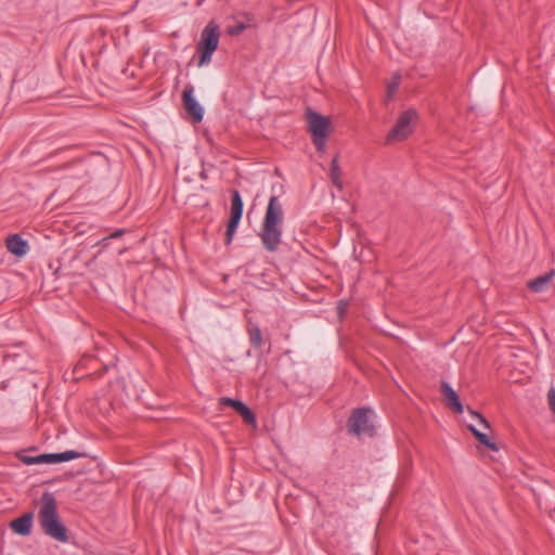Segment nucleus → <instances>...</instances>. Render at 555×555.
Here are the masks:
<instances>
[{"label":"nucleus","mask_w":555,"mask_h":555,"mask_svg":"<svg viewBox=\"0 0 555 555\" xmlns=\"http://www.w3.org/2000/svg\"><path fill=\"white\" fill-rule=\"evenodd\" d=\"M87 456L83 452H77L74 450H67L65 452L60 453H44V460L46 464H55V463H62L67 462L72 460H76L79 457Z\"/></svg>","instance_id":"obj_13"},{"label":"nucleus","mask_w":555,"mask_h":555,"mask_svg":"<svg viewBox=\"0 0 555 555\" xmlns=\"http://www.w3.org/2000/svg\"><path fill=\"white\" fill-rule=\"evenodd\" d=\"M554 274H555L554 270L545 272L544 274L529 281L528 287L534 293L544 292L548 287Z\"/></svg>","instance_id":"obj_14"},{"label":"nucleus","mask_w":555,"mask_h":555,"mask_svg":"<svg viewBox=\"0 0 555 555\" xmlns=\"http://www.w3.org/2000/svg\"><path fill=\"white\" fill-rule=\"evenodd\" d=\"M416 117L417 113L414 109H406L402 112L387 134V143L406 139L412 133L411 122L415 120Z\"/></svg>","instance_id":"obj_6"},{"label":"nucleus","mask_w":555,"mask_h":555,"mask_svg":"<svg viewBox=\"0 0 555 555\" xmlns=\"http://www.w3.org/2000/svg\"><path fill=\"white\" fill-rule=\"evenodd\" d=\"M219 403L223 406L232 408L247 425H256L255 413L243 401L230 397H221Z\"/></svg>","instance_id":"obj_9"},{"label":"nucleus","mask_w":555,"mask_h":555,"mask_svg":"<svg viewBox=\"0 0 555 555\" xmlns=\"http://www.w3.org/2000/svg\"><path fill=\"white\" fill-rule=\"evenodd\" d=\"M220 40L219 25L210 21L202 30L201 38L196 47L198 54L197 66H204L211 62L214 52L217 50Z\"/></svg>","instance_id":"obj_3"},{"label":"nucleus","mask_w":555,"mask_h":555,"mask_svg":"<svg viewBox=\"0 0 555 555\" xmlns=\"http://www.w3.org/2000/svg\"><path fill=\"white\" fill-rule=\"evenodd\" d=\"M246 28L245 24H237L231 28H229L228 33L230 35H238Z\"/></svg>","instance_id":"obj_25"},{"label":"nucleus","mask_w":555,"mask_h":555,"mask_svg":"<svg viewBox=\"0 0 555 555\" xmlns=\"http://www.w3.org/2000/svg\"><path fill=\"white\" fill-rule=\"evenodd\" d=\"M338 310L340 315L345 313V308L341 305L338 306Z\"/></svg>","instance_id":"obj_26"},{"label":"nucleus","mask_w":555,"mask_h":555,"mask_svg":"<svg viewBox=\"0 0 555 555\" xmlns=\"http://www.w3.org/2000/svg\"><path fill=\"white\" fill-rule=\"evenodd\" d=\"M7 248L13 255L23 257L28 251V244L20 234H13L7 238Z\"/></svg>","instance_id":"obj_12"},{"label":"nucleus","mask_w":555,"mask_h":555,"mask_svg":"<svg viewBox=\"0 0 555 555\" xmlns=\"http://www.w3.org/2000/svg\"><path fill=\"white\" fill-rule=\"evenodd\" d=\"M399 83H400V76L397 75L393 77V80L387 86L388 98H391L393 95V93L397 91V89L399 87Z\"/></svg>","instance_id":"obj_21"},{"label":"nucleus","mask_w":555,"mask_h":555,"mask_svg":"<svg viewBox=\"0 0 555 555\" xmlns=\"http://www.w3.org/2000/svg\"><path fill=\"white\" fill-rule=\"evenodd\" d=\"M124 233H125L124 229H118V230L114 231L112 234H109L108 236L104 237L101 241V243L105 246L107 241H109L112 238H118V237L122 236Z\"/></svg>","instance_id":"obj_24"},{"label":"nucleus","mask_w":555,"mask_h":555,"mask_svg":"<svg viewBox=\"0 0 555 555\" xmlns=\"http://www.w3.org/2000/svg\"><path fill=\"white\" fill-rule=\"evenodd\" d=\"M34 514L25 513L10 522V528L18 535L27 537L31 533Z\"/></svg>","instance_id":"obj_10"},{"label":"nucleus","mask_w":555,"mask_h":555,"mask_svg":"<svg viewBox=\"0 0 555 555\" xmlns=\"http://www.w3.org/2000/svg\"><path fill=\"white\" fill-rule=\"evenodd\" d=\"M311 139L317 149V152L323 153L325 151L327 137H311Z\"/></svg>","instance_id":"obj_20"},{"label":"nucleus","mask_w":555,"mask_h":555,"mask_svg":"<svg viewBox=\"0 0 555 555\" xmlns=\"http://www.w3.org/2000/svg\"><path fill=\"white\" fill-rule=\"evenodd\" d=\"M307 118L311 137H328L331 132V120L327 117L308 109Z\"/></svg>","instance_id":"obj_8"},{"label":"nucleus","mask_w":555,"mask_h":555,"mask_svg":"<svg viewBox=\"0 0 555 555\" xmlns=\"http://www.w3.org/2000/svg\"><path fill=\"white\" fill-rule=\"evenodd\" d=\"M38 519L42 531L52 539L66 543L69 540L67 528L60 519L57 505L54 495L44 492L41 496V507Z\"/></svg>","instance_id":"obj_2"},{"label":"nucleus","mask_w":555,"mask_h":555,"mask_svg":"<svg viewBox=\"0 0 555 555\" xmlns=\"http://www.w3.org/2000/svg\"><path fill=\"white\" fill-rule=\"evenodd\" d=\"M244 211V203L237 190L231 191V210L225 230V245H230L238 228Z\"/></svg>","instance_id":"obj_5"},{"label":"nucleus","mask_w":555,"mask_h":555,"mask_svg":"<svg viewBox=\"0 0 555 555\" xmlns=\"http://www.w3.org/2000/svg\"><path fill=\"white\" fill-rule=\"evenodd\" d=\"M284 210L282 203L276 195L269 199L264 217L258 236L263 248L269 253H275L281 243L283 234Z\"/></svg>","instance_id":"obj_1"},{"label":"nucleus","mask_w":555,"mask_h":555,"mask_svg":"<svg viewBox=\"0 0 555 555\" xmlns=\"http://www.w3.org/2000/svg\"><path fill=\"white\" fill-rule=\"evenodd\" d=\"M548 408L555 415V387H551L547 393Z\"/></svg>","instance_id":"obj_23"},{"label":"nucleus","mask_w":555,"mask_h":555,"mask_svg":"<svg viewBox=\"0 0 555 555\" xmlns=\"http://www.w3.org/2000/svg\"><path fill=\"white\" fill-rule=\"evenodd\" d=\"M468 429L473 433L474 437L483 446H486L488 449L492 451H498V446L491 441V439L488 437V435L479 431L474 426L469 425Z\"/></svg>","instance_id":"obj_18"},{"label":"nucleus","mask_w":555,"mask_h":555,"mask_svg":"<svg viewBox=\"0 0 555 555\" xmlns=\"http://www.w3.org/2000/svg\"><path fill=\"white\" fill-rule=\"evenodd\" d=\"M468 429L473 433L474 437L483 446H486L488 449L492 451H498V446L491 441V439L488 437V435L479 431L474 426L469 425Z\"/></svg>","instance_id":"obj_17"},{"label":"nucleus","mask_w":555,"mask_h":555,"mask_svg":"<svg viewBox=\"0 0 555 555\" xmlns=\"http://www.w3.org/2000/svg\"><path fill=\"white\" fill-rule=\"evenodd\" d=\"M20 460L26 465L46 464L44 454H40L37 456L21 455Z\"/></svg>","instance_id":"obj_19"},{"label":"nucleus","mask_w":555,"mask_h":555,"mask_svg":"<svg viewBox=\"0 0 555 555\" xmlns=\"http://www.w3.org/2000/svg\"><path fill=\"white\" fill-rule=\"evenodd\" d=\"M341 169L338 164V154L331 162L330 178L332 183L338 189L343 190Z\"/></svg>","instance_id":"obj_16"},{"label":"nucleus","mask_w":555,"mask_h":555,"mask_svg":"<svg viewBox=\"0 0 555 555\" xmlns=\"http://www.w3.org/2000/svg\"><path fill=\"white\" fill-rule=\"evenodd\" d=\"M373 414V410L366 406L354 409L347 422L348 433L358 438H373L376 435V429L372 422Z\"/></svg>","instance_id":"obj_4"},{"label":"nucleus","mask_w":555,"mask_h":555,"mask_svg":"<svg viewBox=\"0 0 555 555\" xmlns=\"http://www.w3.org/2000/svg\"><path fill=\"white\" fill-rule=\"evenodd\" d=\"M440 390H441V393L444 396V398L448 401V406L455 413H459V414L462 413L463 404L461 403L459 395L451 387V385L449 383L442 380L440 384Z\"/></svg>","instance_id":"obj_11"},{"label":"nucleus","mask_w":555,"mask_h":555,"mask_svg":"<svg viewBox=\"0 0 555 555\" xmlns=\"http://www.w3.org/2000/svg\"><path fill=\"white\" fill-rule=\"evenodd\" d=\"M249 344L253 348L259 350L263 345V337L260 327L257 324L249 323L247 326Z\"/></svg>","instance_id":"obj_15"},{"label":"nucleus","mask_w":555,"mask_h":555,"mask_svg":"<svg viewBox=\"0 0 555 555\" xmlns=\"http://www.w3.org/2000/svg\"><path fill=\"white\" fill-rule=\"evenodd\" d=\"M468 411H469V413H470L474 417H476V418L478 420L479 424H480V425H482V426H483V428H486V429H489V428H490V424H489V422L487 421V418H486L482 414H480L479 412L474 411V410H472V409H468Z\"/></svg>","instance_id":"obj_22"},{"label":"nucleus","mask_w":555,"mask_h":555,"mask_svg":"<svg viewBox=\"0 0 555 555\" xmlns=\"http://www.w3.org/2000/svg\"><path fill=\"white\" fill-rule=\"evenodd\" d=\"M194 87L188 83L182 92L183 107L190 116L192 122L199 124L204 118V108L194 96Z\"/></svg>","instance_id":"obj_7"}]
</instances>
